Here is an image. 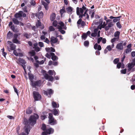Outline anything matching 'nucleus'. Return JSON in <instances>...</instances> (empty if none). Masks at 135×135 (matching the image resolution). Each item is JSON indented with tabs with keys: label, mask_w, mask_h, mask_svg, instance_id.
I'll return each mask as SVG.
<instances>
[{
	"label": "nucleus",
	"mask_w": 135,
	"mask_h": 135,
	"mask_svg": "<svg viewBox=\"0 0 135 135\" xmlns=\"http://www.w3.org/2000/svg\"><path fill=\"white\" fill-rule=\"evenodd\" d=\"M42 71L45 78L46 80H48L49 81H53L54 78L52 76L53 75V70H49L48 71V73L51 76H49L46 73V71L44 70H42Z\"/></svg>",
	"instance_id": "obj_1"
},
{
	"label": "nucleus",
	"mask_w": 135,
	"mask_h": 135,
	"mask_svg": "<svg viewBox=\"0 0 135 135\" xmlns=\"http://www.w3.org/2000/svg\"><path fill=\"white\" fill-rule=\"evenodd\" d=\"M39 116L37 114L35 113L33 115H31L28 120V124L33 126L36 123L37 120Z\"/></svg>",
	"instance_id": "obj_2"
},
{
	"label": "nucleus",
	"mask_w": 135,
	"mask_h": 135,
	"mask_svg": "<svg viewBox=\"0 0 135 135\" xmlns=\"http://www.w3.org/2000/svg\"><path fill=\"white\" fill-rule=\"evenodd\" d=\"M58 24L60 25L57 26V28L59 29V31L62 34H64L65 33V31L62 29L66 30L67 29L66 27L62 21L59 22Z\"/></svg>",
	"instance_id": "obj_3"
},
{
	"label": "nucleus",
	"mask_w": 135,
	"mask_h": 135,
	"mask_svg": "<svg viewBox=\"0 0 135 135\" xmlns=\"http://www.w3.org/2000/svg\"><path fill=\"white\" fill-rule=\"evenodd\" d=\"M33 95L35 101H38L41 99V95L37 92L33 91Z\"/></svg>",
	"instance_id": "obj_4"
},
{
	"label": "nucleus",
	"mask_w": 135,
	"mask_h": 135,
	"mask_svg": "<svg viewBox=\"0 0 135 135\" xmlns=\"http://www.w3.org/2000/svg\"><path fill=\"white\" fill-rule=\"evenodd\" d=\"M24 123L25 124V131L27 134H28V132L30 131V124H28V121L27 119H25Z\"/></svg>",
	"instance_id": "obj_5"
},
{
	"label": "nucleus",
	"mask_w": 135,
	"mask_h": 135,
	"mask_svg": "<svg viewBox=\"0 0 135 135\" xmlns=\"http://www.w3.org/2000/svg\"><path fill=\"white\" fill-rule=\"evenodd\" d=\"M54 132V130L53 128H49L46 129L45 131L42 132V134H43V135H49L53 133Z\"/></svg>",
	"instance_id": "obj_6"
},
{
	"label": "nucleus",
	"mask_w": 135,
	"mask_h": 135,
	"mask_svg": "<svg viewBox=\"0 0 135 135\" xmlns=\"http://www.w3.org/2000/svg\"><path fill=\"white\" fill-rule=\"evenodd\" d=\"M54 91L51 89H49L47 90L46 91H44V94L46 96H47L48 97H51L52 95L54 93Z\"/></svg>",
	"instance_id": "obj_7"
},
{
	"label": "nucleus",
	"mask_w": 135,
	"mask_h": 135,
	"mask_svg": "<svg viewBox=\"0 0 135 135\" xmlns=\"http://www.w3.org/2000/svg\"><path fill=\"white\" fill-rule=\"evenodd\" d=\"M94 48L95 50H97L95 52L96 55H99L100 53L99 51L101 50V46L100 45H98L97 43H96L94 45Z\"/></svg>",
	"instance_id": "obj_8"
},
{
	"label": "nucleus",
	"mask_w": 135,
	"mask_h": 135,
	"mask_svg": "<svg viewBox=\"0 0 135 135\" xmlns=\"http://www.w3.org/2000/svg\"><path fill=\"white\" fill-rule=\"evenodd\" d=\"M86 7L84 5H83L82 8H79L77 7L76 8V13L77 15L79 16L80 15V13L81 14H83L84 12V11Z\"/></svg>",
	"instance_id": "obj_9"
},
{
	"label": "nucleus",
	"mask_w": 135,
	"mask_h": 135,
	"mask_svg": "<svg viewBox=\"0 0 135 135\" xmlns=\"http://www.w3.org/2000/svg\"><path fill=\"white\" fill-rule=\"evenodd\" d=\"M41 81L39 80L35 81H31V85L33 87L35 88L36 86H40L41 85Z\"/></svg>",
	"instance_id": "obj_10"
},
{
	"label": "nucleus",
	"mask_w": 135,
	"mask_h": 135,
	"mask_svg": "<svg viewBox=\"0 0 135 135\" xmlns=\"http://www.w3.org/2000/svg\"><path fill=\"white\" fill-rule=\"evenodd\" d=\"M47 3H46L43 1L41 2L42 4L43 5L44 7L46 10H48L49 9L48 4L50 3V1L49 0H44Z\"/></svg>",
	"instance_id": "obj_11"
},
{
	"label": "nucleus",
	"mask_w": 135,
	"mask_h": 135,
	"mask_svg": "<svg viewBox=\"0 0 135 135\" xmlns=\"http://www.w3.org/2000/svg\"><path fill=\"white\" fill-rule=\"evenodd\" d=\"M121 16H118L117 17H114L112 16H110L109 18L111 19H113V21L114 22H119L120 19V18L121 17Z\"/></svg>",
	"instance_id": "obj_12"
},
{
	"label": "nucleus",
	"mask_w": 135,
	"mask_h": 135,
	"mask_svg": "<svg viewBox=\"0 0 135 135\" xmlns=\"http://www.w3.org/2000/svg\"><path fill=\"white\" fill-rule=\"evenodd\" d=\"M50 42L55 44L57 43V44H59V41H58V39L56 37H55L53 36L51 37L50 39Z\"/></svg>",
	"instance_id": "obj_13"
},
{
	"label": "nucleus",
	"mask_w": 135,
	"mask_h": 135,
	"mask_svg": "<svg viewBox=\"0 0 135 135\" xmlns=\"http://www.w3.org/2000/svg\"><path fill=\"white\" fill-rule=\"evenodd\" d=\"M122 42L118 43L116 46V48L118 50H123L124 47L123 46V41H121Z\"/></svg>",
	"instance_id": "obj_14"
},
{
	"label": "nucleus",
	"mask_w": 135,
	"mask_h": 135,
	"mask_svg": "<svg viewBox=\"0 0 135 135\" xmlns=\"http://www.w3.org/2000/svg\"><path fill=\"white\" fill-rule=\"evenodd\" d=\"M49 124L52 125H54L57 123L56 120H54V118L49 119Z\"/></svg>",
	"instance_id": "obj_15"
},
{
	"label": "nucleus",
	"mask_w": 135,
	"mask_h": 135,
	"mask_svg": "<svg viewBox=\"0 0 135 135\" xmlns=\"http://www.w3.org/2000/svg\"><path fill=\"white\" fill-rule=\"evenodd\" d=\"M23 12L21 11H20L18 12V13H16L15 15V17L17 18H19L21 17H22V14Z\"/></svg>",
	"instance_id": "obj_16"
},
{
	"label": "nucleus",
	"mask_w": 135,
	"mask_h": 135,
	"mask_svg": "<svg viewBox=\"0 0 135 135\" xmlns=\"http://www.w3.org/2000/svg\"><path fill=\"white\" fill-rule=\"evenodd\" d=\"M134 66L132 65V63H129L127 64V67L128 69V71L130 72L132 68H133Z\"/></svg>",
	"instance_id": "obj_17"
},
{
	"label": "nucleus",
	"mask_w": 135,
	"mask_h": 135,
	"mask_svg": "<svg viewBox=\"0 0 135 135\" xmlns=\"http://www.w3.org/2000/svg\"><path fill=\"white\" fill-rule=\"evenodd\" d=\"M79 18H83V17H86V18L88 20H89V16L88 14H85V13L79 15Z\"/></svg>",
	"instance_id": "obj_18"
},
{
	"label": "nucleus",
	"mask_w": 135,
	"mask_h": 135,
	"mask_svg": "<svg viewBox=\"0 0 135 135\" xmlns=\"http://www.w3.org/2000/svg\"><path fill=\"white\" fill-rule=\"evenodd\" d=\"M60 112L58 109H54L52 111V113L55 115H58L59 114Z\"/></svg>",
	"instance_id": "obj_19"
},
{
	"label": "nucleus",
	"mask_w": 135,
	"mask_h": 135,
	"mask_svg": "<svg viewBox=\"0 0 135 135\" xmlns=\"http://www.w3.org/2000/svg\"><path fill=\"white\" fill-rule=\"evenodd\" d=\"M51 59L55 61L58 60V57L55 55L54 53L51 52Z\"/></svg>",
	"instance_id": "obj_20"
},
{
	"label": "nucleus",
	"mask_w": 135,
	"mask_h": 135,
	"mask_svg": "<svg viewBox=\"0 0 135 135\" xmlns=\"http://www.w3.org/2000/svg\"><path fill=\"white\" fill-rule=\"evenodd\" d=\"M33 108L32 107H28L26 110V113L27 114H31L32 112Z\"/></svg>",
	"instance_id": "obj_21"
},
{
	"label": "nucleus",
	"mask_w": 135,
	"mask_h": 135,
	"mask_svg": "<svg viewBox=\"0 0 135 135\" xmlns=\"http://www.w3.org/2000/svg\"><path fill=\"white\" fill-rule=\"evenodd\" d=\"M23 36L27 39H29L31 37V35L30 33H28L26 32L23 34Z\"/></svg>",
	"instance_id": "obj_22"
},
{
	"label": "nucleus",
	"mask_w": 135,
	"mask_h": 135,
	"mask_svg": "<svg viewBox=\"0 0 135 135\" xmlns=\"http://www.w3.org/2000/svg\"><path fill=\"white\" fill-rule=\"evenodd\" d=\"M52 105V107L54 108H58L59 107V104H58V105H57V104L56 103L52 101L51 103Z\"/></svg>",
	"instance_id": "obj_23"
},
{
	"label": "nucleus",
	"mask_w": 135,
	"mask_h": 135,
	"mask_svg": "<svg viewBox=\"0 0 135 135\" xmlns=\"http://www.w3.org/2000/svg\"><path fill=\"white\" fill-rule=\"evenodd\" d=\"M56 14L55 13H52L50 16V20L51 21H53L55 19Z\"/></svg>",
	"instance_id": "obj_24"
},
{
	"label": "nucleus",
	"mask_w": 135,
	"mask_h": 135,
	"mask_svg": "<svg viewBox=\"0 0 135 135\" xmlns=\"http://www.w3.org/2000/svg\"><path fill=\"white\" fill-rule=\"evenodd\" d=\"M73 8L71 7H69L66 8L67 12L68 13H70V14L72 13V12L73 11Z\"/></svg>",
	"instance_id": "obj_25"
},
{
	"label": "nucleus",
	"mask_w": 135,
	"mask_h": 135,
	"mask_svg": "<svg viewBox=\"0 0 135 135\" xmlns=\"http://www.w3.org/2000/svg\"><path fill=\"white\" fill-rule=\"evenodd\" d=\"M13 23L15 25H18L19 24V22L17 18H13L12 19Z\"/></svg>",
	"instance_id": "obj_26"
},
{
	"label": "nucleus",
	"mask_w": 135,
	"mask_h": 135,
	"mask_svg": "<svg viewBox=\"0 0 135 135\" xmlns=\"http://www.w3.org/2000/svg\"><path fill=\"white\" fill-rule=\"evenodd\" d=\"M13 36L12 33L10 31H9L7 35V39L11 38Z\"/></svg>",
	"instance_id": "obj_27"
},
{
	"label": "nucleus",
	"mask_w": 135,
	"mask_h": 135,
	"mask_svg": "<svg viewBox=\"0 0 135 135\" xmlns=\"http://www.w3.org/2000/svg\"><path fill=\"white\" fill-rule=\"evenodd\" d=\"M66 11L65 9V8L64 7H63L60 10V13L61 15V16L62 17L63 14L64 13L66 12Z\"/></svg>",
	"instance_id": "obj_28"
},
{
	"label": "nucleus",
	"mask_w": 135,
	"mask_h": 135,
	"mask_svg": "<svg viewBox=\"0 0 135 135\" xmlns=\"http://www.w3.org/2000/svg\"><path fill=\"white\" fill-rule=\"evenodd\" d=\"M120 34V32L119 31H116L114 33V36L115 37H117V39H119Z\"/></svg>",
	"instance_id": "obj_29"
},
{
	"label": "nucleus",
	"mask_w": 135,
	"mask_h": 135,
	"mask_svg": "<svg viewBox=\"0 0 135 135\" xmlns=\"http://www.w3.org/2000/svg\"><path fill=\"white\" fill-rule=\"evenodd\" d=\"M28 75L29 80L31 81H31H33L32 80L34 79V76L32 74L29 73H28Z\"/></svg>",
	"instance_id": "obj_30"
},
{
	"label": "nucleus",
	"mask_w": 135,
	"mask_h": 135,
	"mask_svg": "<svg viewBox=\"0 0 135 135\" xmlns=\"http://www.w3.org/2000/svg\"><path fill=\"white\" fill-rule=\"evenodd\" d=\"M18 60L22 64L24 65L26 63L25 61L22 59L19 58Z\"/></svg>",
	"instance_id": "obj_31"
},
{
	"label": "nucleus",
	"mask_w": 135,
	"mask_h": 135,
	"mask_svg": "<svg viewBox=\"0 0 135 135\" xmlns=\"http://www.w3.org/2000/svg\"><path fill=\"white\" fill-rule=\"evenodd\" d=\"M16 46L15 45L13 44H10V49H11V50H14L16 48Z\"/></svg>",
	"instance_id": "obj_32"
},
{
	"label": "nucleus",
	"mask_w": 135,
	"mask_h": 135,
	"mask_svg": "<svg viewBox=\"0 0 135 135\" xmlns=\"http://www.w3.org/2000/svg\"><path fill=\"white\" fill-rule=\"evenodd\" d=\"M28 53L31 56H34L36 54V53L34 50H32L31 51L29 52Z\"/></svg>",
	"instance_id": "obj_33"
},
{
	"label": "nucleus",
	"mask_w": 135,
	"mask_h": 135,
	"mask_svg": "<svg viewBox=\"0 0 135 135\" xmlns=\"http://www.w3.org/2000/svg\"><path fill=\"white\" fill-rule=\"evenodd\" d=\"M45 60L46 58H45L44 60H42L41 61H39L38 60H37V61H36V62L38 63L39 64L41 65L43 64L44 63L45 61Z\"/></svg>",
	"instance_id": "obj_34"
},
{
	"label": "nucleus",
	"mask_w": 135,
	"mask_h": 135,
	"mask_svg": "<svg viewBox=\"0 0 135 135\" xmlns=\"http://www.w3.org/2000/svg\"><path fill=\"white\" fill-rule=\"evenodd\" d=\"M43 13L41 11L38 14V18L39 19H41L43 17Z\"/></svg>",
	"instance_id": "obj_35"
},
{
	"label": "nucleus",
	"mask_w": 135,
	"mask_h": 135,
	"mask_svg": "<svg viewBox=\"0 0 135 135\" xmlns=\"http://www.w3.org/2000/svg\"><path fill=\"white\" fill-rule=\"evenodd\" d=\"M132 50L131 48H128L126 49L124 51V52H125L126 54H127L128 53L131 52Z\"/></svg>",
	"instance_id": "obj_36"
},
{
	"label": "nucleus",
	"mask_w": 135,
	"mask_h": 135,
	"mask_svg": "<svg viewBox=\"0 0 135 135\" xmlns=\"http://www.w3.org/2000/svg\"><path fill=\"white\" fill-rule=\"evenodd\" d=\"M87 37V35L85 33H84L81 36V38L83 39H84L85 40L86 39V38Z\"/></svg>",
	"instance_id": "obj_37"
},
{
	"label": "nucleus",
	"mask_w": 135,
	"mask_h": 135,
	"mask_svg": "<svg viewBox=\"0 0 135 135\" xmlns=\"http://www.w3.org/2000/svg\"><path fill=\"white\" fill-rule=\"evenodd\" d=\"M119 58H115L113 60V62L114 64H116L118 63V62L119 61Z\"/></svg>",
	"instance_id": "obj_38"
},
{
	"label": "nucleus",
	"mask_w": 135,
	"mask_h": 135,
	"mask_svg": "<svg viewBox=\"0 0 135 135\" xmlns=\"http://www.w3.org/2000/svg\"><path fill=\"white\" fill-rule=\"evenodd\" d=\"M89 45V42L88 41H85L84 42V46L87 47H88Z\"/></svg>",
	"instance_id": "obj_39"
},
{
	"label": "nucleus",
	"mask_w": 135,
	"mask_h": 135,
	"mask_svg": "<svg viewBox=\"0 0 135 135\" xmlns=\"http://www.w3.org/2000/svg\"><path fill=\"white\" fill-rule=\"evenodd\" d=\"M12 41L13 43L16 44H20V42L17 39H13L12 40Z\"/></svg>",
	"instance_id": "obj_40"
},
{
	"label": "nucleus",
	"mask_w": 135,
	"mask_h": 135,
	"mask_svg": "<svg viewBox=\"0 0 135 135\" xmlns=\"http://www.w3.org/2000/svg\"><path fill=\"white\" fill-rule=\"evenodd\" d=\"M41 129L44 131H45L46 130V126L45 124H42V127H41Z\"/></svg>",
	"instance_id": "obj_41"
},
{
	"label": "nucleus",
	"mask_w": 135,
	"mask_h": 135,
	"mask_svg": "<svg viewBox=\"0 0 135 135\" xmlns=\"http://www.w3.org/2000/svg\"><path fill=\"white\" fill-rule=\"evenodd\" d=\"M30 4L32 6H34L36 4V2L34 0H31L30 2Z\"/></svg>",
	"instance_id": "obj_42"
},
{
	"label": "nucleus",
	"mask_w": 135,
	"mask_h": 135,
	"mask_svg": "<svg viewBox=\"0 0 135 135\" xmlns=\"http://www.w3.org/2000/svg\"><path fill=\"white\" fill-rule=\"evenodd\" d=\"M59 23H58L57 21H54L53 22V25L54 26L57 27V26L58 25H57V24H58Z\"/></svg>",
	"instance_id": "obj_43"
},
{
	"label": "nucleus",
	"mask_w": 135,
	"mask_h": 135,
	"mask_svg": "<svg viewBox=\"0 0 135 135\" xmlns=\"http://www.w3.org/2000/svg\"><path fill=\"white\" fill-rule=\"evenodd\" d=\"M116 25L118 28L120 29L122 27V26L120 24L119 22H117L116 23Z\"/></svg>",
	"instance_id": "obj_44"
},
{
	"label": "nucleus",
	"mask_w": 135,
	"mask_h": 135,
	"mask_svg": "<svg viewBox=\"0 0 135 135\" xmlns=\"http://www.w3.org/2000/svg\"><path fill=\"white\" fill-rule=\"evenodd\" d=\"M41 26V23L40 20H38L37 23H36V26L37 27Z\"/></svg>",
	"instance_id": "obj_45"
},
{
	"label": "nucleus",
	"mask_w": 135,
	"mask_h": 135,
	"mask_svg": "<svg viewBox=\"0 0 135 135\" xmlns=\"http://www.w3.org/2000/svg\"><path fill=\"white\" fill-rule=\"evenodd\" d=\"M127 69H124L122 70H120V72L121 74H126V72Z\"/></svg>",
	"instance_id": "obj_46"
},
{
	"label": "nucleus",
	"mask_w": 135,
	"mask_h": 135,
	"mask_svg": "<svg viewBox=\"0 0 135 135\" xmlns=\"http://www.w3.org/2000/svg\"><path fill=\"white\" fill-rule=\"evenodd\" d=\"M118 40H119V39H117V38H112L111 40V42L112 43H113L115 41H117Z\"/></svg>",
	"instance_id": "obj_47"
},
{
	"label": "nucleus",
	"mask_w": 135,
	"mask_h": 135,
	"mask_svg": "<svg viewBox=\"0 0 135 135\" xmlns=\"http://www.w3.org/2000/svg\"><path fill=\"white\" fill-rule=\"evenodd\" d=\"M45 56H46L47 58L50 59L51 57V52L49 54L48 53H47L45 55Z\"/></svg>",
	"instance_id": "obj_48"
},
{
	"label": "nucleus",
	"mask_w": 135,
	"mask_h": 135,
	"mask_svg": "<svg viewBox=\"0 0 135 135\" xmlns=\"http://www.w3.org/2000/svg\"><path fill=\"white\" fill-rule=\"evenodd\" d=\"M106 49L108 50L109 51H110L111 50L112 48L110 45H109L107 46Z\"/></svg>",
	"instance_id": "obj_49"
},
{
	"label": "nucleus",
	"mask_w": 135,
	"mask_h": 135,
	"mask_svg": "<svg viewBox=\"0 0 135 135\" xmlns=\"http://www.w3.org/2000/svg\"><path fill=\"white\" fill-rule=\"evenodd\" d=\"M114 25V24L112 22H110L108 24V26L110 28L112 27Z\"/></svg>",
	"instance_id": "obj_50"
},
{
	"label": "nucleus",
	"mask_w": 135,
	"mask_h": 135,
	"mask_svg": "<svg viewBox=\"0 0 135 135\" xmlns=\"http://www.w3.org/2000/svg\"><path fill=\"white\" fill-rule=\"evenodd\" d=\"M49 29L50 31H54L55 30V28L52 26H51L49 27Z\"/></svg>",
	"instance_id": "obj_51"
},
{
	"label": "nucleus",
	"mask_w": 135,
	"mask_h": 135,
	"mask_svg": "<svg viewBox=\"0 0 135 135\" xmlns=\"http://www.w3.org/2000/svg\"><path fill=\"white\" fill-rule=\"evenodd\" d=\"M13 88H14V91L16 92V94H17L18 96V90L14 86H13Z\"/></svg>",
	"instance_id": "obj_52"
},
{
	"label": "nucleus",
	"mask_w": 135,
	"mask_h": 135,
	"mask_svg": "<svg viewBox=\"0 0 135 135\" xmlns=\"http://www.w3.org/2000/svg\"><path fill=\"white\" fill-rule=\"evenodd\" d=\"M38 45L39 46L41 47H42L44 46V43L41 42H38Z\"/></svg>",
	"instance_id": "obj_53"
},
{
	"label": "nucleus",
	"mask_w": 135,
	"mask_h": 135,
	"mask_svg": "<svg viewBox=\"0 0 135 135\" xmlns=\"http://www.w3.org/2000/svg\"><path fill=\"white\" fill-rule=\"evenodd\" d=\"M34 49L35 51L37 52L39 51L40 50V48L38 46L35 47V48Z\"/></svg>",
	"instance_id": "obj_54"
},
{
	"label": "nucleus",
	"mask_w": 135,
	"mask_h": 135,
	"mask_svg": "<svg viewBox=\"0 0 135 135\" xmlns=\"http://www.w3.org/2000/svg\"><path fill=\"white\" fill-rule=\"evenodd\" d=\"M102 38L101 37H99L97 39V43L99 44L100 42L102 41Z\"/></svg>",
	"instance_id": "obj_55"
},
{
	"label": "nucleus",
	"mask_w": 135,
	"mask_h": 135,
	"mask_svg": "<svg viewBox=\"0 0 135 135\" xmlns=\"http://www.w3.org/2000/svg\"><path fill=\"white\" fill-rule=\"evenodd\" d=\"M121 63L119 62L117 64V67L118 69H119L121 67Z\"/></svg>",
	"instance_id": "obj_56"
},
{
	"label": "nucleus",
	"mask_w": 135,
	"mask_h": 135,
	"mask_svg": "<svg viewBox=\"0 0 135 135\" xmlns=\"http://www.w3.org/2000/svg\"><path fill=\"white\" fill-rule=\"evenodd\" d=\"M82 21L81 18H80L78 21L77 22V24L78 25H80L81 24Z\"/></svg>",
	"instance_id": "obj_57"
},
{
	"label": "nucleus",
	"mask_w": 135,
	"mask_h": 135,
	"mask_svg": "<svg viewBox=\"0 0 135 135\" xmlns=\"http://www.w3.org/2000/svg\"><path fill=\"white\" fill-rule=\"evenodd\" d=\"M97 33L95 32L92 33L91 34V36L92 37H95L97 35Z\"/></svg>",
	"instance_id": "obj_58"
},
{
	"label": "nucleus",
	"mask_w": 135,
	"mask_h": 135,
	"mask_svg": "<svg viewBox=\"0 0 135 135\" xmlns=\"http://www.w3.org/2000/svg\"><path fill=\"white\" fill-rule=\"evenodd\" d=\"M45 40L44 41L47 44H49L50 43V41L49 39L47 38H46L45 39Z\"/></svg>",
	"instance_id": "obj_59"
},
{
	"label": "nucleus",
	"mask_w": 135,
	"mask_h": 135,
	"mask_svg": "<svg viewBox=\"0 0 135 135\" xmlns=\"http://www.w3.org/2000/svg\"><path fill=\"white\" fill-rule=\"evenodd\" d=\"M10 28L13 31H14L15 30V26L14 25H12L10 27Z\"/></svg>",
	"instance_id": "obj_60"
},
{
	"label": "nucleus",
	"mask_w": 135,
	"mask_h": 135,
	"mask_svg": "<svg viewBox=\"0 0 135 135\" xmlns=\"http://www.w3.org/2000/svg\"><path fill=\"white\" fill-rule=\"evenodd\" d=\"M54 118L53 117V115L51 113H49V119H50L51 118Z\"/></svg>",
	"instance_id": "obj_61"
},
{
	"label": "nucleus",
	"mask_w": 135,
	"mask_h": 135,
	"mask_svg": "<svg viewBox=\"0 0 135 135\" xmlns=\"http://www.w3.org/2000/svg\"><path fill=\"white\" fill-rule=\"evenodd\" d=\"M131 55L132 57H134L135 56V51H133L131 53Z\"/></svg>",
	"instance_id": "obj_62"
},
{
	"label": "nucleus",
	"mask_w": 135,
	"mask_h": 135,
	"mask_svg": "<svg viewBox=\"0 0 135 135\" xmlns=\"http://www.w3.org/2000/svg\"><path fill=\"white\" fill-rule=\"evenodd\" d=\"M40 38L42 40H45V37L44 35H42L40 37Z\"/></svg>",
	"instance_id": "obj_63"
},
{
	"label": "nucleus",
	"mask_w": 135,
	"mask_h": 135,
	"mask_svg": "<svg viewBox=\"0 0 135 135\" xmlns=\"http://www.w3.org/2000/svg\"><path fill=\"white\" fill-rule=\"evenodd\" d=\"M131 63H132V65L134 66H135V58H134L132 62Z\"/></svg>",
	"instance_id": "obj_64"
}]
</instances>
